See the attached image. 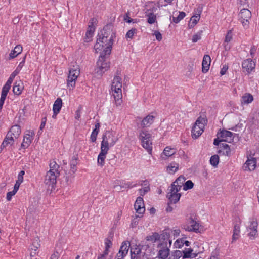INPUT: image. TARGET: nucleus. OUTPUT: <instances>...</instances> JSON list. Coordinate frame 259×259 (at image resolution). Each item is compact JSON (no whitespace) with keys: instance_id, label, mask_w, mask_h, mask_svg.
Returning <instances> with one entry per match:
<instances>
[{"instance_id":"nucleus-41","label":"nucleus","mask_w":259,"mask_h":259,"mask_svg":"<svg viewBox=\"0 0 259 259\" xmlns=\"http://www.w3.org/2000/svg\"><path fill=\"white\" fill-rule=\"evenodd\" d=\"M219 161V157L217 155L212 156L210 159V164L214 167H217Z\"/></svg>"},{"instance_id":"nucleus-39","label":"nucleus","mask_w":259,"mask_h":259,"mask_svg":"<svg viewBox=\"0 0 259 259\" xmlns=\"http://www.w3.org/2000/svg\"><path fill=\"white\" fill-rule=\"evenodd\" d=\"M144 187L139 190V193L141 196L144 195L150 190L148 181L144 182Z\"/></svg>"},{"instance_id":"nucleus-37","label":"nucleus","mask_w":259,"mask_h":259,"mask_svg":"<svg viewBox=\"0 0 259 259\" xmlns=\"http://www.w3.org/2000/svg\"><path fill=\"white\" fill-rule=\"evenodd\" d=\"M11 85V84L7 82L6 83L5 85L3 88L1 97L4 98H6L7 95L10 89Z\"/></svg>"},{"instance_id":"nucleus-45","label":"nucleus","mask_w":259,"mask_h":259,"mask_svg":"<svg viewBox=\"0 0 259 259\" xmlns=\"http://www.w3.org/2000/svg\"><path fill=\"white\" fill-rule=\"evenodd\" d=\"M184 245V240L183 239H177L175 243L174 246L176 248H181Z\"/></svg>"},{"instance_id":"nucleus-20","label":"nucleus","mask_w":259,"mask_h":259,"mask_svg":"<svg viewBox=\"0 0 259 259\" xmlns=\"http://www.w3.org/2000/svg\"><path fill=\"white\" fill-rule=\"evenodd\" d=\"M34 136V132L33 131H29L26 133L23 138V141L21 144V147L24 149L27 148L31 143Z\"/></svg>"},{"instance_id":"nucleus-42","label":"nucleus","mask_w":259,"mask_h":259,"mask_svg":"<svg viewBox=\"0 0 259 259\" xmlns=\"http://www.w3.org/2000/svg\"><path fill=\"white\" fill-rule=\"evenodd\" d=\"M186 16L185 13L184 12H179V14L178 16V17H173V22L178 23H179L181 20H182Z\"/></svg>"},{"instance_id":"nucleus-30","label":"nucleus","mask_w":259,"mask_h":259,"mask_svg":"<svg viewBox=\"0 0 259 259\" xmlns=\"http://www.w3.org/2000/svg\"><path fill=\"white\" fill-rule=\"evenodd\" d=\"M95 29L93 27L89 26L88 30L85 34V36L84 37V41L85 42H90L92 40V38Z\"/></svg>"},{"instance_id":"nucleus-50","label":"nucleus","mask_w":259,"mask_h":259,"mask_svg":"<svg viewBox=\"0 0 259 259\" xmlns=\"http://www.w3.org/2000/svg\"><path fill=\"white\" fill-rule=\"evenodd\" d=\"M24 174L25 171L24 170H21L18 174L17 180L16 181L22 183L23 182V176Z\"/></svg>"},{"instance_id":"nucleus-23","label":"nucleus","mask_w":259,"mask_h":259,"mask_svg":"<svg viewBox=\"0 0 259 259\" xmlns=\"http://www.w3.org/2000/svg\"><path fill=\"white\" fill-rule=\"evenodd\" d=\"M210 57L208 55H205L203 57L202 63V71L203 73H206L208 71L210 67Z\"/></svg>"},{"instance_id":"nucleus-14","label":"nucleus","mask_w":259,"mask_h":259,"mask_svg":"<svg viewBox=\"0 0 259 259\" xmlns=\"http://www.w3.org/2000/svg\"><path fill=\"white\" fill-rule=\"evenodd\" d=\"M145 256V253L142 252L140 244L132 245L131 247V259H140Z\"/></svg>"},{"instance_id":"nucleus-21","label":"nucleus","mask_w":259,"mask_h":259,"mask_svg":"<svg viewBox=\"0 0 259 259\" xmlns=\"http://www.w3.org/2000/svg\"><path fill=\"white\" fill-rule=\"evenodd\" d=\"M108 151L109 150L101 147V151L98 155L97 158V164L99 166L103 167L105 163V159Z\"/></svg>"},{"instance_id":"nucleus-3","label":"nucleus","mask_w":259,"mask_h":259,"mask_svg":"<svg viewBox=\"0 0 259 259\" xmlns=\"http://www.w3.org/2000/svg\"><path fill=\"white\" fill-rule=\"evenodd\" d=\"M122 78L118 76H115L112 81L111 90L117 106L120 105L122 101Z\"/></svg>"},{"instance_id":"nucleus-38","label":"nucleus","mask_w":259,"mask_h":259,"mask_svg":"<svg viewBox=\"0 0 259 259\" xmlns=\"http://www.w3.org/2000/svg\"><path fill=\"white\" fill-rule=\"evenodd\" d=\"M148 17L147 22L150 24H153L156 22V16L153 13H149L146 14Z\"/></svg>"},{"instance_id":"nucleus-24","label":"nucleus","mask_w":259,"mask_h":259,"mask_svg":"<svg viewBox=\"0 0 259 259\" xmlns=\"http://www.w3.org/2000/svg\"><path fill=\"white\" fill-rule=\"evenodd\" d=\"M155 116L152 115H148L146 116L141 121V125L143 127H149L152 124L154 120Z\"/></svg>"},{"instance_id":"nucleus-29","label":"nucleus","mask_w":259,"mask_h":259,"mask_svg":"<svg viewBox=\"0 0 259 259\" xmlns=\"http://www.w3.org/2000/svg\"><path fill=\"white\" fill-rule=\"evenodd\" d=\"M240 228L238 225H235L234 227L233 234L232 235V242L236 241L240 237Z\"/></svg>"},{"instance_id":"nucleus-12","label":"nucleus","mask_w":259,"mask_h":259,"mask_svg":"<svg viewBox=\"0 0 259 259\" xmlns=\"http://www.w3.org/2000/svg\"><path fill=\"white\" fill-rule=\"evenodd\" d=\"M181 189L172 185H171L167 195V197L171 203L175 204L179 201L181 196V193H179Z\"/></svg>"},{"instance_id":"nucleus-49","label":"nucleus","mask_w":259,"mask_h":259,"mask_svg":"<svg viewBox=\"0 0 259 259\" xmlns=\"http://www.w3.org/2000/svg\"><path fill=\"white\" fill-rule=\"evenodd\" d=\"M201 33H202V31L197 33V34L194 35L193 36L192 39V41L193 42H196L198 40H200L201 37Z\"/></svg>"},{"instance_id":"nucleus-28","label":"nucleus","mask_w":259,"mask_h":259,"mask_svg":"<svg viewBox=\"0 0 259 259\" xmlns=\"http://www.w3.org/2000/svg\"><path fill=\"white\" fill-rule=\"evenodd\" d=\"M176 153V150L174 148H171L169 147H166L163 150L162 154H161V157L163 159H164L165 158L163 156H165L166 157H170L173 155H174Z\"/></svg>"},{"instance_id":"nucleus-19","label":"nucleus","mask_w":259,"mask_h":259,"mask_svg":"<svg viewBox=\"0 0 259 259\" xmlns=\"http://www.w3.org/2000/svg\"><path fill=\"white\" fill-rule=\"evenodd\" d=\"M218 139H221V141L230 143L233 141V134L230 131L222 130L217 134Z\"/></svg>"},{"instance_id":"nucleus-4","label":"nucleus","mask_w":259,"mask_h":259,"mask_svg":"<svg viewBox=\"0 0 259 259\" xmlns=\"http://www.w3.org/2000/svg\"><path fill=\"white\" fill-rule=\"evenodd\" d=\"M21 133V130L20 125L15 124L12 126L4 139L1 147L4 148L8 145L13 144L14 141L18 138Z\"/></svg>"},{"instance_id":"nucleus-34","label":"nucleus","mask_w":259,"mask_h":259,"mask_svg":"<svg viewBox=\"0 0 259 259\" xmlns=\"http://www.w3.org/2000/svg\"><path fill=\"white\" fill-rule=\"evenodd\" d=\"M185 181V179L183 176H180L176 179V180L171 184L174 186H176L179 189H181L182 186L184 185V183Z\"/></svg>"},{"instance_id":"nucleus-47","label":"nucleus","mask_w":259,"mask_h":259,"mask_svg":"<svg viewBox=\"0 0 259 259\" xmlns=\"http://www.w3.org/2000/svg\"><path fill=\"white\" fill-rule=\"evenodd\" d=\"M137 30L135 28H133L130 30L126 34V37L129 38H133V36L136 33Z\"/></svg>"},{"instance_id":"nucleus-63","label":"nucleus","mask_w":259,"mask_h":259,"mask_svg":"<svg viewBox=\"0 0 259 259\" xmlns=\"http://www.w3.org/2000/svg\"><path fill=\"white\" fill-rule=\"evenodd\" d=\"M81 117L80 110L78 109L75 112V118L76 119H79Z\"/></svg>"},{"instance_id":"nucleus-62","label":"nucleus","mask_w":259,"mask_h":259,"mask_svg":"<svg viewBox=\"0 0 259 259\" xmlns=\"http://www.w3.org/2000/svg\"><path fill=\"white\" fill-rule=\"evenodd\" d=\"M171 204V203L170 202L168 203V206L166 209V211L168 212H171L172 211V210L174 209V207L172 206H170Z\"/></svg>"},{"instance_id":"nucleus-40","label":"nucleus","mask_w":259,"mask_h":259,"mask_svg":"<svg viewBox=\"0 0 259 259\" xmlns=\"http://www.w3.org/2000/svg\"><path fill=\"white\" fill-rule=\"evenodd\" d=\"M140 248L142 252L145 253V256L148 255L150 252L149 244L147 242H145L142 245H140Z\"/></svg>"},{"instance_id":"nucleus-51","label":"nucleus","mask_w":259,"mask_h":259,"mask_svg":"<svg viewBox=\"0 0 259 259\" xmlns=\"http://www.w3.org/2000/svg\"><path fill=\"white\" fill-rule=\"evenodd\" d=\"M192 252V249H188L183 251L184 255L183 258H189L191 257V254Z\"/></svg>"},{"instance_id":"nucleus-54","label":"nucleus","mask_w":259,"mask_h":259,"mask_svg":"<svg viewBox=\"0 0 259 259\" xmlns=\"http://www.w3.org/2000/svg\"><path fill=\"white\" fill-rule=\"evenodd\" d=\"M16 193V191H14L13 190L12 191H10L7 193V200L8 201H10L12 199V197L14 196Z\"/></svg>"},{"instance_id":"nucleus-27","label":"nucleus","mask_w":259,"mask_h":259,"mask_svg":"<svg viewBox=\"0 0 259 259\" xmlns=\"http://www.w3.org/2000/svg\"><path fill=\"white\" fill-rule=\"evenodd\" d=\"M218 152L227 156H229L231 155L230 148L227 144H222V145L220 146Z\"/></svg>"},{"instance_id":"nucleus-13","label":"nucleus","mask_w":259,"mask_h":259,"mask_svg":"<svg viewBox=\"0 0 259 259\" xmlns=\"http://www.w3.org/2000/svg\"><path fill=\"white\" fill-rule=\"evenodd\" d=\"M239 16L243 27L245 29L248 28L249 26V20L251 17V12L248 9H243L240 11Z\"/></svg>"},{"instance_id":"nucleus-31","label":"nucleus","mask_w":259,"mask_h":259,"mask_svg":"<svg viewBox=\"0 0 259 259\" xmlns=\"http://www.w3.org/2000/svg\"><path fill=\"white\" fill-rule=\"evenodd\" d=\"M22 51V47L20 45L16 46L14 49L9 54L10 58H14Z\"/></svg>"},{"instance_id":"nucleus-2","label":"nucleus","mask_w":259,"mask_h":259,"mask_svg":"<svg viewBox=\"0 0 259 259\" xmlns=\"http://www.w3.org/2000/svg\"><path fill=\"white\" fill-rule=\"evenodd\" d=\"M50 169L47 172L44 182L48 189L51 190L54 187L56 183V178L60 175V166L55 161H52L49 165Z\"/></svg>"},{"instance_id":"nucleus-58","label":"nucleus","mask_w":259,"mask_h":259,"mask_svg":"<svg viewBox=\"0 0 259 259\" xmlns=\"http://www.w3.org/2000/svg\"><path fill=\"white\" fill-rule=\"evenodd\" d=\"M97 134H98V132H97L95 133V131H93L91 136V141L92 142H94L96 141Z\"/></svg>"},{"instance_id":"nucleus-33","label":"nucleus","mask_w":259,"mask_h":259,"mask_svg":"<svg viewBox=\"0 0 259 259\" xmlns=\"http://www.w3.org/2000/svg\"><path fill=\"white\" fill-rule=\"evenodd\" d=\"M160 238V236L158 233H154L152 235L146 237L145 242L149 244V242L155 243Z\"/></svg>"},{"instance_id":"nucleus-9","label":"nucleus","mask_w":259,"mask_h":259,"mask_svg":"<svg viewBox=\"0 0 259 259\" xmlns=\"http://www.w3.org/2000/svg\"><path fill=\"white\" fill-rule=\"evenodd\" d=\"M79 74L80 69L77 66H73V67L69 70L67 80V86L69 90H73L75 87L76 80L79 76Z\"/></svg>"},{"instance_id":"nucleus-44","label":"nucleus","mask_w":259,"mask_h":259,"mask_svg":"<svg viewBox=\"0 0 259 259\" xmlns=\"http://www.w3.org/2000/svg\"><path fill=\"white\" fill-rule=\"evenodd\" d=\"M193 186L194 184L193 182L191 180H188L183 185V189L184 190L190 189L193 187Z\"/></svg>"},{"instance_id":"nucleus-6","label":"nucleus","mask_w":259,"mask_h":259,"mask_svg":"<svg viewBox=\"0 0 259 259\" xmlns=\"http://www.w3.org/2000/svg\"><path fill=\"white\" fill-rule=\"evenodd\" d=\"M102 139L101 147L107 150H109L110 147L113 146L118 140L115 132L113 131L106 132Z\"/></svg>"},{"instance_id":"nucleus-26","label":"nucleus","mask_w":259,"mask_h":259,"mask_svg":"<svg viewBox=\"0 0 259 259\" xmlns=\"http://www.w3.org/2000/svg\"><path fill=\"white\" fill-rule=\"evenodd\" d=\"M253 101V97L250 93H246L241 97V103L242 105H247Z\"/></svg>"},{"instance_id":"nucleus-10","label":"nucleus","mask_w":259,"mask_h":259,"mask_svg":"<svg viewBox=\"0 0 259 259\" xmlns=\"http://www.w3.org/2000/svg\"><path fill=\"white\" fill-rule=\"evenodd\" d=\"M206 120L202 117L198 118L192 130V136L194 139H197L203 132Z\"/></svg>"},{"instance_id":"nucleus-64","label":"nucleus","mask_w":259,"mask_h":259,"mask_svg":"<svg viewBox=\"0 0 259 259\" xmlns=\"http://www.w3.org/2000/svg\"><path fill=\"white\" fill-rule=\"evenodd\" d=\"M125 256V255L122 254V253L118 252L116 255V259H123V258Z\"/></svg>"},{"instance_id":"nucleus-56","label":"nucleus","mask_w":259,"mask_h":259,"mask_svg":"<svg viewBox=\"0 0 259 259\" xmlns=\"http://www.w3.org/2000/svg\"><path fill=\"white\" fill-rule=\"evenodd\" d=\"M108 253L109 252L107 250H104L103 253L98 257V259H105Z\"/></svg>"},{"instance_id":"nucleus-25","label":"nucleus","mask_w":259,"mask_h":259,"mask_svg":"<svg viewBox=\"0 0 259 259\" xmlns=\"http://www.w3.org/2000/svg\"><path fill=\"white\" fill-rule=\"evenodd\" d=\"M23 89L24 85L21 80L15 82V85L13 87V92L15 94L17 95H20Z\"/></svg>"},{"instance_id":"nucleus-61","label":"nucleus","mask_w":259,"mask_h":259,"mask_svg":"<svg viewBox=\"0 0 259 259\" xmlns=\"http://www.w3.org/2000/svg\"><path fill=\"white\" fill-rule=\"evenodd\" d=\"M70 169H71L70 170L72 172V173L73 174H74L76 172V165L75 164H71L70 165Z\"/></svg>"},{"instance_id":"nucleus-53","label":"nucleus","mask_w":259,"mask_h":259,"mask_svg":"<svg viewBox=\"0 0 259 259\" xmlns=\"http://www.w3.org/2000/svg\"><path fill=\"white\" fill-rule=\"evenodd\" d=\"M112 245V243L110 240L109 239H107L105 240V250H107L109 252V249Z\"/></svg>"},{"instance_id":"nucleus-8","label":"nucleus","mask_w":259,"mask_h":259,"mask_svg":"<svg viewBox=\"0 0 259 259\" xmlns=\"http://www.w3.org/2000/svg\"><path fill=\"white\" fill-rule=\"evenodd\" d=\"M247 160L243 165V169L246 171L254 170L256 167L257 153L254 151H250L247 154Z\"/></svg>"},{"instance_id":"nucleus-36","label":"nucleus","mask_w":259,"mask_h":259,"mask_svg":"<svg viewBox=\"0 0 259 259\" xmlns=\"http://www.w3.org/2000/svg\"><path fill=\"white\" fill-rule=\"evenodd\" d=\"M200 17V16L199 14H197V15H194L192 16L190 19V21L189 24V27H193L199 20Z\"/></svg>"},{"instance_id":"nucleus-48","label":"nucleus","mask_w":259,"mask_h":259,"mask_svg":"<svg viewBox=\"0 0 259 259\" xmlns=\"http://www.w3.org/2000/svg\"><path fill=\"white\" fill-rule=\"evenodd\" d=\"M39 241V239L36 238L34 240V241L32 243V249H33L35 251H36L40 246Z\"/></svg>"},{"instance_id":"nucleus-5","label":"nucleus","mask_w":259,"mask_h":259,"mask_svg":"<svg viewBox=\"0 0 259 259\" xmlns=\"http://www.w3.org/2000/svg\"><path fill=\"white\" fill-rule=\"evenodd\" d=\"M105 55L100 54V57L97 62L96 67L95 69V76L97 78L101 77L103 73L109 68V62L104 58Z\"/></svg>"},{"instance_id":"nucleus-18","label":"nucleus","mask_w":259,"mask_h":259,"mask_svg":"<svg viewBox=\"0 0 259 259\" xmlns=\"http://www.w3.org/2000/svg\"><path fill=\"white\" fill-rule=\"evenodd\" d=\"M158 247L160 248L158 252L159 256L162 259L166 258L169 254L167 242H163L159 244Z\"/></svg>"},{"instance_id":"nucleus-11","label":"nucleus","mask_w":259,"mask_h":259,"mask_svg":"<svg viewBox=\"0 0 259 259\" xmlns=\"http://www.w3.org/2000/svg\"><path fill=\"white\" fill-rule=\"evenodd\" d=\"M139 137L143 147L148 151H151L152 150L151 135L147 131H141Z\"/></svg>"},{"instance_id":"nucleus-52","label":"nucleus","mask_w":259,"mask_h":259,"mask_svg":"<svg viewBox=\"0 0 259 259\" xmlns=\"http://www.w3.org/2000/svg\"><path fill=\"white\" fill-rule=\"evenodd\" d=\"M180 233V230L179 229L172 230L170 231V235L174 236V239L175 237H178Z\"/></svg>"},{"instance_id":"nucleus-32","label":"nucleus","mask_w":259,"mask_h":259,"mask_svg":"<svg viewBox=\"0 0 259 259\" xmlns=\"http://www.w3.org/2000/svg\"><path fill=\"white\" fill-rule=\"evenodd\" d=\"M130 243L128 241H125L122 243L119 252L122 253L123 255H126L128 253Z\"/></svg>"},{"instance_id":"nucleus-46","label":"nucleus","mask_w":259,"mask_h":259,"mask_svg":"<svg viewBox=\"0 0 259 259\" xmlns=\"http://www.w3.org/2000/svg\"><path fill=\"white\" fill-rule=\"evenodd\" d=\"M232 39V32L231 30L228 31L225 39V42L229 43Z\"/></svg>"},{"instance_id":"nucleus-16","label":"nucleus","mask_w":259,"mask_h":259,"mask_svg":"<svg viewBox=\"0 0 259 259\" xmlns=\"http://www.w3.org/2000/svg\"><path fill=\"white\" fill-rule=\"evenodd\" d=\"M200 225L196 221L190 219L187 223L184 225V228L190 232H199Z\"/></svg>"},{"instance_id":"nucleus-17","label":"nucleus","mask_w":259,"mask_h":259,"mask_svg":"<svg viewBox=\"0 0 259 259\" xmlns=\"http://www.w3.org/2000/svg\"><path fill=\"white\" fill-rule=\"evenodd\" d=\"M243 71L247 74H249L255 67V63L250 59H247L242 64Z\"/></svg>"},{"instance_id":"nucleus-57","label":"nucleus","mask_w":259,"mask_h":259,"mask_svg":"<svg viewBox=\"0 0 259 259\" xmlns=\"http://www.w3.org/2000/svg\"><path fill=\"white\" fill-rule=\"evenodd\" d=\"M228 69V66L227 65H223V66L221 70L220 71V73H221V75H224L226 73Z\"/></svg>"},{"instance_id":"nucleus-60","label":"nucleus","mask_w":259,"mask_h":259,"mask_svg":"<svg viewBox=\"0 0 259 259\" xmlns=\"http://www.w3.org/2000/svg\"><path fill=\"white\" fill-rule=\"evenodd\" d=\"M21 184V183H20L19 182H18L17 181L16 182V183L14 185V189H13L14 190V191H16V192H17Z\"/></svg>"},{"instance_id":"nucleus-1","label":"nucleus","mask_w":259,"mask_h":259,"mask_svg":"<svg viewBox=\"0 0 259 259\" xmlns=\"http://www.w3.org/2000/svg\"><path fill=\"white\" fill-rule=\"evenodd\" d=\"M114 37L115 35L111 30L104 28L99 34L94 46L95 52L100 54H103L104 55H109Z\"/></svg>"},{"instance_id":"nucleus-43","label":"nucleus","mask_w":259,"mask_h":259,"mask_svg":"<svg viewBox=\"0 0 259 259\" xmlns=\"http://www.w3.org/2000/svg\"><path fill=\"white\" fill-rule=\"evenodd\" d=\"M19 73V69H16L10 75L8 80H7V82L12 84L14 78Z\"/></svg>"},{"instance_id":"nucleus-15","label":"nucleus","mask_w":259,"mask_h":259,"mask_svg":"<svg viewBox=\"0 0 259 259\" xmlns=\"http://www.w3.org/2000/svg\"><path fill=\"white\" fill-rule=\"evenodd\" d=\"M135 209L137 213L140 215H137L136 218H141L142 214L145 212V208L143 198L141 197H138L134 204Z\"/></svg>"},{"instance_id":"nucleus-59","label":"nucleus","mask_w":259,"mask_h":259,"mask_svg":"<svg viewBox=\"0 0 259 259\" xmlns=\"http://www.w3.org/2000/svg\"><path fill=\"white\" fill-rule=\"evenodd\" d=\"M59 257V252L57 251H55L51 255L50 259H58Z\"/></svg>"},{"instance_id":"nucleus-55","label":"nucleus","mask_w":259,"mask_h":259,"mask_svg":"<svg viewBox=\"0 0 259 259\" xmlns=\"http://www.w3.org/2000/svg\"><path fill=\"white\" fill-rule=\"evenodd\" d=\"M155 37L156 39L160 41L161 40L162 37L161 34L158 31H155L154 34H153Z\"/></svg>"},{"instance_id":"nucleus-22","label":"nucleus","mask_w":259,"mask_h":259,"mask_svg":"<svg viewBox=\"0 0 259 259\" xmlns=\"http://www.w3.org/2000/svg\"><path fill=\"white\" fill-rule=\"evenodd\" d=\"M62 100L61 98H58L56 99V100L55 101L53 107V115L52 116V117L53 118H56V115L59 113L60 110L62 107Z\"/></svg>"},{"instance_id":"nucleus-7","label":"nucleus","mask_w":259,"mask_h":259,"mask_svg":"<svg viewBox=\"0 0 259 259\" xmlns=\"http://www.w3.org/2000/svg\"><path fill=\"white\" fill-rule=\"evenodd\" d=\"M245 228L248 232L247 235L250 239H255L258 235V222L256 218H250L245 224Z\"/></svg>"},{"instance_id":"nucleus-35","label":"nucleus","mask_w":259,"mask_h":259,"mask_svg":"<svg viewBox=\"0 0 259 259\" xmlns=\"http://www.w3.org/2000/svg\"><path fill=\"white\" fill-rule=\"evenodd\" d=\"M179 169V165L176 163H170L167 166L166 170L169 174H174Z\"/></svg>"}]
</instances>
